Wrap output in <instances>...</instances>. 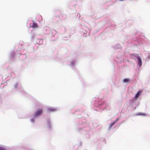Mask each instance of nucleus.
Masks as SVG:
<instances>
[{"mask_svg":"<svg viewBox=\"0 0 150 150\" xmlns=\"http://www.w3.org/2000/svg\"><path fill=\"white\" fill-rule=\"evenodd\" d=\"M43 112V110L41 109H38L34 114V117L40 115Z\"/></svg>","mask_w":150,"mask_h":150,"instance_id":"nucleus-1","label":"nucleus"},{"mask_svg":"<svg viewBox=\"0 0 150 150\" xmlns=\"http://www.w3.org/2000/svg\"><path fill=\"white\" fill-rule=\"evenodd\" d=\"M135 57H137V59L138 61L139 66V67H141L142 65V61L140 57L138 56L137 54H136L135 56Z\"/></svg>","mask_w":150,"mask_h":150,"instance_id":"nucleus-2","label":"nucleus"},{"mask_svg":"<svg viewBox=\"0 0 150 150\" xmlns=\"http://www.w3.org/2000/svg\"><path fill=\"white\" fill-rule=\"evenodd\" d=\"M142 92V91H139L135 95V98H139V96L141 95Z\"/></svg>","mask_w":150,"mask_h":150,"instance_id":"nucleus-3","label":"nucleus"},{"mask_svg":"<svg viewBox=\"0 0 150 150\" xmlns=\"http://www.w3.org/2000/svg\"><path fill=\"white\" fill-rule=\"evenodd\" d=\"M119 120V118H117L112 123L110 124L109 126V128H111L112 126L113 125Z\"/></svg>","mask_w":150,"mask_h":150,"instance_id":"nucleus-4","label":"nucleus"},{"mask_svg":"<svg viewBox=\"0 0 150 150\" xmlns=\"http://www.w3.org/2000/svg\"><path fill=\"white\" fill-rule=\"evenodd\" d=\"M38 27V25L37 23H33V25L32 26V27L33 28H37Z\"/></svg>","mask_w":150,"mask_h":150,"instance_id":"nucleus-5","label":"nucleus"},{"mask_svg":"<svg viewBox=\"0 0 150 150\" xmlns=\"http://www.w3.org/2000/svg\"><path fill=\"white\" fill-rule=\"evenodd\" d=\"M123 81L124 83L128 82L129 81V80L128 78L125 79H123Z\"/></svg>","mask_w":150,"mask_h":150,"instance_id":"nucleus-6","label":"nucleus"},{"mask_svg":"<svg viewBox=\"0 0 150 150\" xmlns=\"http://www.w3.org/2000/svg\"><path fill=\"white\" fill-rule=\"evenodd\" d=\"M48 110L49 112H51L55 111V109L53 108H49Z\"/></svg>","mask_w":150,"mask_h":150,"instance_id":"nucleus-7","label":"nucleus"},{"mask_svg":"<svg viewBox=\"0 0 150 150\" xmlns=\"http://www.w3.org/2000/svg\"><path fill=\"white\" fill-rule=\"evenodd\" d=\"M0 150H6L5 149L4 147H0Z\"/></svg>","mask_w":150,"mask_h":150,"instance_id":"nucleus-8","label":"nucleus"},{"mask_svg":"<svg viewBox=\"0 0 150 150\" xmlns=\"http://www.w3.org/2000/svg\"><path fill=\"white\" fill-rule=\"evenodd\" d=\"M139 115H145V114L144 113H139Z\"/></svg>","mask_w":150,"mask_h":150,"instance_id":"nucleus-9","label":"nucleus"}]
</instances>
